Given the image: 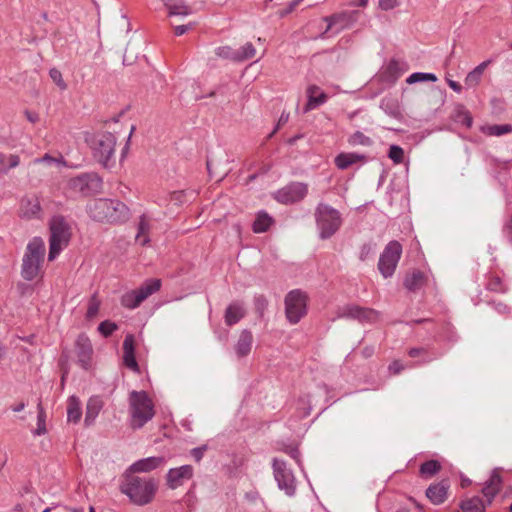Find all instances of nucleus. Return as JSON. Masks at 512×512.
<instances>
[{
  "label": "nucleus",
  "mask_w": 512,
  "mask_h": 512,
  "mask_svg": "<svg viewBox=\"0 0 512 512\" xmlns=\"http://www.w3.org/2000/svg\"><path fill=\"white\" fill-rule=\"evenodd\" d=\"M157 482L152 477H140L130 472H124L119 489L129 500L138 506L152 502L157 492Z\"/></svg>",
  "instance_id": "f257e3e1"
},
{
  "label": "nucleus",
  "mask_w": 512,
  "mask_h": 512,
  "mask_svg": "<svg viewBox=\"0 0 512 512\" xmlns=\"http://www.w3.org/2000/svg\"><path fill=\"white\" fill-rule=\"evenodd\" d=\"M91 218L98 222L118 223L129 218V209L121 201L115 199L98 198L88 206Z\"/></svg>",
  "instance_id": "f03ea898"
},
{
  "label": "nucleus",
  "mask_w": 512,
  "mask_h": 512,
  "mask_svg": "<svg viewBox=\"0 0 512 512\" xmlns=\"http://www.w3.org/2000/svg\"><path fill=\"white\" fill-rule=\"evenodd\" d=\"M92 156L102 167L112 168L115 165L116 136L111 132H96L86 137Z\"/></svg>",
  "instance_id": "7ed1b4c3"
},
{
  "label": "nucleus",
  "mask_w": 512,
  "mask_h": 512,
  "mask_svg": "<svg viewBox=\"0 0 512 512\" xmlns=\"http://www.w3.org/2000/svg\"><path fill=\"white\" fill-rule=\"evenodd\" d=\"M46 253L45 242L40 237L32 238L23 255L21 276L26 281L34 280L41 269Z\"/></svg>",
  "instance_id": "20e7f679"
},
{
  "label": "nucleus",
  "mask_w": 512,
  "mask_h": 512,
  "mask_svg": "<svg viewBox=\"0 0 512 512\" xmlns=\"http://www.w3.org/2000/svg\"><path fill=\"white\" fill-rule=\"evenodd\" d=\"M314 216L318 235L322 240L330 239L343 223L341 213L325 203H319L316 206Z\"/></svg>",
  "instance_id": "39448f33"
},
{
  "label": "nucleus",
  "mask_w": 512,
  "mask_h": 512,
  "mask_svg": "<svg viewBox=\"0 0 512 512\" xmlns=\"http://www.w3.org/2000/svg\"><path fill=\"white\" fill-rule=\"evenodd\" d=\"M129 404L133 429L142 428L155 414L154 404L145 391H132Z\"/></svg>",
  "instance_id": "423d86ee"
},
{
  "label": "nucleus",
  "mask_w": 512,
  "mask_h": 512,
  "mask_svg": "<svg viewBox=\"0 0 512 512\" xmlns=\"http://www.w3.org/2000/svg\"><path fill=\"white\" fill-rule=\"evenodd\" d=\"M70 227L64 217L54 216L50 222L48 260L54 261L70 240Z\"/></svg>",
  "instance_id": "0eeeda50"
},
{
  "label": "nucleus",
  "mask_w": 512,
  "mask_h": 512,
  "mask_svg": "<svg viewBox=\"0 0 512 512\" xmlns=\"http://www.w3.org/2000/svg\"><path fill=\"white\" fill-rule=\"evenodd\" d=\"M308 296L300 289L290 291L285 297V314L291 324H297L307 314Z\"/></svg>",
  "instance_id": "6e6552de"
},
{
  "label": "nucleus",
  "mask_w": 512,
  "mask_h": 512,
  "mask_svg": "<svg viewBox=\"0 0 512 512\" xmlns=\"http://www.w3.org/2000/svg\"><path fill=\"white\" fill-rule=\"evenodd\" d=\"M69 190L75 195L91 196L102 189V179L96 173H82L68 182Z\"/></svg>",
  "instance_id": "1a4fd4ad"
},
{
  "label": "nucleus",
  "mask_w": 512,
  "mask_h": 512,
  "mask_svg": "<svg viewBox=\"0 0 512 512\" xmlns=\"http://www.w3.org/2000/svg\"><path fill=\"white\" fill-rule=\"evenodd\" d=\"M161 281L148 279L139 288L126 292L121 297V305L128 309L137 308L150 295L159 291Z\"/></svg>",
  "instance_id": "9d476101"
},
{
  "label": "nucleus",
  "mask_w": 512,
  "mask_h": 512,
  "mask_svg": "<svg viewBox=\"0 0 512 512\" xmlns=\"http://www.w3.org/2000/svg\"><path fill=\"white\" fill-rule=\"evenodd\" d=\"M402 255V245L396 240L390 241L380 254L378 270L384 278L393 276Z\"/></svg>",
  "instance_id": "9b49d317"
},
{
  "label": "nucleus",
  "mask_w": 512,
  "mask_h": 512,
  "mask_svg": "<svg viewBox=\"0 0 512 512\" xmlns=\"http://www.w3.org/2000/svg\"><path fill=\"white\" fill-rule=\"evenodd\" d=\"M272 468L278 488L284 491L288 497H293L297 487L293 471L287 467L284 460L278 458H273Z\"/></svg>",
  "instance_id": "f8f14e48"
},
{
  "label": "nucleus",
  "mask_w": 512,
  "mask_h": 512,
  "mask_svg": "<svg viewBox=\"0 0 512 512\" xmlns=\"http://www.w3.org/2000/svg\"><path fill=\"white\" fill-rule=\"evenodd\" d=\"M308 186L301 182H292L275 193V199L282 204H292L305 198Z\"/></svg>",
  "instance_id": "ddd939ff"
},
{
  "label": "nucleus",
  "mask_w": 512,
  "mask_h": 512,
  "mask_svg": "<svg viewBox=\"0 0 512 512\" xmlns=\"http://www.w3.org/2000/svg\"><path fill=\"white\" fill-rule=\"evenodd\" d=\"M359 18V11H343L337 14H333L329 17H325V21L328 23L326 31L322 34V38L330 30H334V33L337 34L343 29H346L353 25Z\"/></svg>",
  "instance_id": "4468645a"
},
{
  "label": "nucleus",
  "mask_w": 512,
  "mask_h": 512,
  "mask_svg": "<svg viewBox=\"0 0 512 512\" xmlns=\"http://www.w3.org/2000/svg\"><path fill=\"white\" fill-rule=\"evenodd\" d=\"M338 317L357 320L360 323H375L379 318V313L372 308L347 305L341 309Z\"/></svg>",
  "instance_id": "2eb2a0df"
},
{
  "label": "nucleus",
  "mask_w": 512,
  "mask_h": 512,
  "mask_svg": "<svg viewBox=\"0 0 512 512\" xmlns=\"http://www.w3.org/2000/svg\"><path fill=\"white\" fill-rule=\"evenodd\" d=\"M194 469L191 465H183L177 468H171L166 475L167 486L170 489H176L182 486L186 481L193 477Z\"/></svg>",
  "instance_id": "dca6fc26"
},
{
  "label": "nucleus",
  "mask_w": 512,
  "mask_h": 512,
  "mask_svg": "<svg viewBox=\"0 0 512 512\" xmlns=\"http://www.w3.org/2000/svg\"><path fill=\"white\" fill-rule=\"evenodd\" d=\"M75 348L79 365L87 370L90 367L93 354V347L89 337L84 333L80 334L76 339Z\"/></svg>",
  "instance_id": "f3484780"
},
{
  "label": "nucleus",
  "mask_w": 512,
  "mask_h": 512,
  "mask_svg": "<svg viewBox=\"0 0 512 512\" xmlns=\"http://www.w3.org/2000/svg\"><path fill=\"white\" fill-rule=\"evenodd\" d=\"M449 487L448 480H441L440 482L429 485L425 495L432 504L440 505L446 501Z\"/></svg>",
  "instance_id": "a211bd4d"
},
{
  "label": "nucleus",
  "mask_w": 512,
  "mask_h": 512,
  "mask_svg": "<svg viewBox=\"0 0 512 512\" xmlns=\"http://www.w3.org/2000/svg\"><path fill=\"white\" fill-rule=\"evenodd\" d=\"M407 71L406 63L392 59L381 72V79L394 84Z\"/></svg>",
  "instance_id": "6ab92c4d"
},
{
  "label": "nucleus",
  "mask_w": 512,
  "mask_h": 512,
  "mask_svg": "<svg viewBox=\"0 0 512 512\" xmlns=\"http://www.w3.org/2000/svg\"><path fill=\"white\" fill-rule=\"evenodd\" d=\"M123 364L135 373L140 372L135 358V339L132 334L126 335L123 341Z\"/></svg>",
  "instance_id": "aec40b11"
},
{
  "label": "nucleus",
  "mask_w": 512,
  "mask_h": 512,
  "mask_svg": "<svg viewBox=\"0 0 512 512\" xmlns=\"http://www.w3.org/2000/svg\"><path fill=\"white\" fill-rule=\"evenodd\" d=\"M164 463L163 457H148L140 459L130 465L125 472L135 473H147L150 472Z\"/></svg>",
  "instance_id": "412c9836"
},
{
  "label": "nucleus",
  "mask_w": 512,
  "mask_h": 512,
  "mask_svg": "<svg viewBox=\"0 0 512 512\" xmlns=\"http://www.w3.org/2000/svg\"><path fill=\"white\" fill-rule=\"evenodd\" d=\"M20 212L22 217L27 219L39 218L41 214V205L37 196L25 197L21 201Z\"/></svg>",
  "instance_id": "4be33fe9"
},
{
  "label": "nucleus",
  "mask_w": 512,
  "mask_h": 512,
  "mask_svg": "<svg viewBox=\"0 0 512 512\" xmlns=\"http://www.w3.org/2000/svg\"><path fill=\"white\" fill-rule=\"evenodd\" d=\"M307 98L308 100L304 109L305 112L313 110L324 104L327 101L328 96L317 85H310L307 88Z\"/></svg>",
  "instance_id": "5701e85b"
},
{
  "label": "nucleus",
  "mask_w": 512,
  "mask_h": 512,
  "mask_svg": "<svg viewBox=\"0 0 512 512\" xmlns=\"http://www.w3.org/2000/svg\"><path fill=\"white\" fill-rule=\"evenodd\" d=\"M501 486L502 478L497 469H494L490 478L485 482L482 488V494L484 497L495 498V496L500 492Z\"/></svg>",
  "instance_id": "b1692460"
},
{
  "label": "nucleus",
  "mask_w": 512,
  "mask_h": 512,
  "mask_svg": "<svg viewBox=\"0 0 512 512\" xmlns=\"http://www.w3.org/2000/svg\"><path fill=\"white\" fill-rule=\"evenodd\" d=\"M253 335L251 331L244 329L239 335L238 341L235 345V351L238 357L247 356L252 348Z\"/></svg>",
  "instance_id": "393cba45"
},
{
  "label": "nucleus",
  "mask_w": 512,
  "mask_h": 512,
  "mask_svg": "<svg viewBox=\"0 0 512 512\" xmlns=\"http://www.w3.org/2000/svg\"><path fill=\"white\" fill-rule=\"evenodd\" d=\"M103 407V401L98 396L90 397L87 405H86V414H85V425H91L95 419L97 418L99 412Z\"/></svg>",
  "instance_id": "a878e982"
},
{
  "label": "nucleus",
  "mask_w": 512,
  "mask_h": 512,
  "mask_svg": "<svg viewBox=\"0 0 512 512\" xmlns=\"http://www.w3.org/2000/svg\"><path fill=\"white\" fill-rule=\"evenodd\" d=\"M169 16H187L192 13L191 7L184 0H162Z\"/></svg>",
  "instance_id": "bb28decb"
},
{
  "label": "nucleus",
  "mask_w": 512,
  "mask_h": 512,
  "mask_svg": "<svg viewBox=\"0 0 512 512\" xmlns=\"http://www.w3.org/2000/svg\"><path fill=\"white\" fill-rule=\"evenodd\" d=\"M245 315L244 308L240 302L231 303L225 311V323L232 326L238 323Z\"/></svg>",
  "instance_id": "cd10ccee"
},
{
  "label": "nucleus",
  "mask_w": 512,
  "mask_h": 512,
  "mask_svg": "<svg viewBox=\"0 0 512 512\" xmlns=\"http://www.w3.org/2000/svg\"><path fill=\"white\" fill-rule=\"evenodd\" d=\"M366 159L365 155L358 153H340L335 158V164L338 169L345 170L349 168L351 165L364 161Z\"/></svg>",
  "instance_id": "c85d7f7f"
},
{
  "label": "nucleus",
  "mask_w": 512,
  "mask_h": 512,
  "mask_svg": "<svg viewBox=\"0 0 512 512\" xmlns=\"http://www.w3.org/2000/svg\"><path fill=\"white\" fill-rule=\"evenodd\" d=\"M273 222V218L266 211L261 210L256 215L252 230L255 233H264L269 230Z\"/></svg>",
  "instance_id": "c756f323"
},
{
  "label": "nucleus",
  "mask_w": 512,
  "mask_h": 512,
  "mask_svg": "<svg viewBox=\"0 0 512 512\" xmlns=\"http://www.w3.org/2000/svg\"><path fill=\"white\" fill-rule=\"evenodd\" d=\"M425 282V275L420 270H414L411 274H408L404 280V286L409 291L419 290Z\"/></svg>",
  "instance_id": "7c9ffc66"
},
{
  "label": "nucleus",
  "mask_w": 512,
  "mask_h": 512,
  "mask_svg": "<svg viewBox=\"0 0 512 512\" xmlns=\"http://www.w3.org/2000/svg\"><path fill=\"white\" fill-rule=\"evenodd\" d=\"M82 416L81 403L76 396L68 399L67 420L68 422L78 423Z\"/></svg>",
  "instance_id": "2f4dec72"
},
{
  "label": "nucleus",
  "mask_w": 512,
  "mask_h": 512,
  "mask_svg": "<svg viewBox=\"0 0 512 512\" xmlns=\"http://www.w3.org/2000/svg\"><path fill=\"white\" fill-rule=\"evenodd\" d=\"M490 61H484L470 71L465 78V85L468 87H475L479 84L484 70L488 66Z\"/></svg>",
  "instance_id": "473e14b6"
},
{
  "label": "nucleus",
  "mask_w": 512,
  "mask_h": 512,
  "mask_svg": "<svg viewBox=\"0 0 512 512\" xmlns=\"http://www.w3.org/2000/svg\"><path fill=\"white\" fill-rule=\"evenodd\" d=\"M20 164V158L16 154L6 155L0 152V175H6L10 169Z\"/></svg>",
  "instance_id": "72a5a7b5"
},
{
  "label": "nucleus",
  "mask_w": 512,
  "mask_h": 512,
  "mask_svg": "<svg viewBox=\"0 0 512 512\" xmlns=\"http://www.w3.org/2000/svg\"><path fill=\"white\" fill-rule=\"evenodd\" d=\"M460 508L463 512H484L482 498L479 496H474L463 500L460 503Z\"/></svg>",
  "instance_id": "f704fd0d"
},
{
  "label": "nucleus",
  "mask_w": 512,
  "mask_h": 512,
  "mask_svg": "<svg viewBox=\"0 0 512 512\" xmlns=\"http://www.w3.org/2000/svg\"><path fill=\"white\" fill-rule=\"evenodd\" d=\"M47 433L46 428V412L41 403V401L37 404V427L33 431V434L36 436H41Z\"/></svg>",
  "instance_id": "c9c22d12"
},
{
  "label": "nucleus",
  "mask_w": 512,
  "mask_h": 512,
  "mask_svg": "<svg viewBox=\"0 0 512 512\" xmlns=\"http://www.w3.org/2000/svg\"><path fill=\"white\" fill-rule=\"evenodd\" d=\"M235 52L236 62H243L252 59L256 54V49L252 43L247 42L240 48L235 49Z\"/></svg>",
  "instance_id": "e433bc0d"
},
{
  "label": "nucleus",
  "mask_w": 512,
  "mask_h": 512,
  "mask_svg": "<svg viewBox=\"0 0 512 512\" xmlns=\"http://www.w3.org/2000/svg\"><path fill=\"white\" fill-rule=\"evenodd\" d=\"M441 469V464L437 460H428L421 464L419 473L422 477H432Z\"/></svg>",
  "instance_id": "4c0bfd02"
},
{
  "label": "nucleus",
  "mask_w": 512,
  "mask_h": 512,
  "mask_svg": "<svg viewBox=\"0 0 512 512\" xmlns=\"http://www.w3.org/2000/svg\"><path fill=\"white\" fill-rule=\"evenodd\" d=\"M348 143L352 146L369 147L373 144V140L361 131H356L348 138Z\"/></svg>",
  "instance_id": "58836bf2"
},
{
  "label": "nucleus",
  "mask_w": 512,
  "mask_h": 512,
  "mask_svg": "<svg viewBox=\"0 0 512 512\" xmlns=\"http://www.w3.org/2000/svg\"><path fill=\"white\" fill-rule=\"evenodd\" d=\"M149 231V222L146 220V217L142 215L138 224V233L136 235V241H138L142 246H145L150 240L146 236Z\"/></svg>",
  "instance_id": "ea45409f"
},
{
  "label": "nucleus",
  "mask_w": 512,
  "mask_h": 512,
  "mask_svg": "<svg viewBox=\"0 0 512 512\" xmlns=\"http://www.w3.org/2000/svg\"><path fill=\"white\" fill-rule=\"evenodd\" d=\"M427 81L436 82L437 76L434 73L415 72V73H412L406 79L407 84H415V83L427 82Z\"/></svg>",
  "instance_id": "a19ab883"
},
{
  "label": "nucleus",
  "mask_w": 512,
  "mask_h": 512,
  "mask_svg": "<svg viewBox=\"0 0 512 512\" xmlns=\"http://www.w3.org/2000/svg\"><path fill=\"white\" fill-rule=\"evenodd\" d=\"M427 349L424 348V347H417V348H411L408 350V355L412 358H415L417 356H420V355H423V358L418 362L419 364H427V363H430L431 361L437 359L438 357L442 356V354L438 355V356H435V357H430V356H427Z\"/></svg>",
  "instance_id": "79ce46f5"
},
{
  "label": "nucleus",
  "mask_w": 512,
  "mask_h": 512,
  "mask_svg": "<svg viewBox=\"0 0 512 512\" xmlns=\"http://www.w3.org/2000/svg\"><path fill=\"white\" fill-rule=\"evenodd\" d=\"M486 288L489 291L505 293L507 291L506 286L504 285L502 279L496 275H490L488 282L486 284Z\"/></svg>",
  "instance_id": "37998d69"
},
{
  "label": "nucleus",
  "mask_w": 512,
  "mask_h": 512,
  "mask_svg": "<svg viewBox=\"0 0 512 512\" xmlns=\"http://www.w3.org/2000/svg\"><path fill=\"white\" fill-rule=\"evenodd\" d=\"M512 132V125L510 124H495L486 128L485 133L491 136H502Z\"/></svg>",
  "instance_id": "c03bdc74"
},
{
  "label": "nucleus",
  "mask_w": 512,
  "mask_h": 512,
  "mask_svg": "<svg viewBox=\"0 0 512 512\" xmlns=\"http://www.w3.org/2000/svg\"><path fill=\"white\" fill-rule=\"evenodd\" d=\"M117 329H118L117 324L112 321H109V320L102 321L98 325V331L104 337L111 336L113 334V332H115Z\"/></svg>",
  "instance_id": "a18cd8bd"
},
{
  "label": "nucleus",
  "mask_w": 512,
  "mask_h": 512,
  "mask_svg": "<svg viewBox=\"0 0 512 512\" xmlns=\"http://www.w3.org/2000/svg\"><path fill=\"white\" fill-rule=\"evenodd\" d=\"M215 54L222 58V59H228L231 61L236 62V52L235 49L229 47V46H220L215 49Z\"/></svg>",
  "instance_id": "49530a36"
},
{
  "label": "nucleus",
  "mask_w": 512,
  "mask_h": 512,
  "mask_svg": "<svg viewBox=\"0 0 512 512\" xmlns=\"http://www.w3.org/2000/svg\"><path fill=\"white\" fill-rule=\"evenodd\" d=\"M388 157L395 164H400L404 159V150L398 145H391L389 148Z\"/></svg>",
  "instance_id": "de8ad7c7"
},
{
  "label": "nucleus",
  "mask_w": 512,
  "mask_h": 512,
  "mask_svg": "<svg viewBox=\"0 0 512 512\" xmlns=\"http://www.w3.org/2000/svg\"><path fill=\"white\" fill-rule=\"evenodd\" d=\"M99 308H100V301L98 300L97 295L93 294L88 303L86 318H88V319L94 318L97 315Z\"/></svg>",
  "instance_id": "09e8293b"
},
{
  "label": "nucleus",
  "mask_w": 512,
  "mask_h": 512,
  "mask_svg": "<svg viewBox=\"0 0 512 512\" xmlns=\"http://www.w3.org/2000/svg\"><path fill=\"white\" fill-rule=\"evenodd\" d=\"M49 76L53 80V82L60 88V90H66L67 84L63 80L62 73L60 70L56 68H51L49 70Z\"/></svg>",
  "instance_id": "8fccbe9b"
},
{
  "label": "nucleus",
  "mask_w": 512,
  "mask_h": 512,
  "mask_svg": "<svg viewBox=\"0 0 512 512\" xmlns=\"http://www.w3.org/2000/svg\"><path fill=\"white\" fill-rule=\"evenodd\" d=\"M254 306H255L256 312L260 316H263L264 312L266 311V309L268 307V301H267L266 297L264 295H256L254 297Z\"/></svg>",
  "instance_id": "3c124183"
},
{
  "label": "nucleus",
  "mask_w": 512,
  "mask_h": 512,
  "mask_svg": "<svg viewBox=\"0 0 512 512\" xmlns=\"http://www.w3.org/2000/svg\"><path fill=\"white\" fill-rule=\"evenodd\" d=\"M374 254V245L372 243H364L360 248L359 259L361 261L368 260Z\"/></svg>",
  "instance_id": "603ef678"
},
{
  "label": "nucleus",
  "mask_w": 512,
  "mask_h": 512,
  "mask_svg": "<svg viewBox=\"0 0 512 512\" xmlns=\"http://www.w3.org/2000/svg\"><path fill=\"white\" fill-rule=\"evenodd\" d=\"M281 450L289 455L292 459H294L298 465H300V451L297 446L287 445L284 446Z\"/></svg>",
  "instance_id": "864d4df0"
},
{
  "label": "nucleus",
  "mask_w": 512,
  "mask_h": 512,
  "mask_svg": "<svg viewBox=\"0 0 512 512\" xmlns=\"http://www.w3.org/2000/svg\"><path fill=\"white\" fill-rule=\"evenodd\" d=\"M489 305H491L494 310L501 315L508 316L511 313V308L503 302L492 301L489 302Z\"/></svg>",
  "instance_id": "5fc2aeb1"
},
{
  "label": "nucleus",
  "mask_w": 512,
  "mask_h": 512,
  "mask_svg": "<svg viewBox=\"0 0 512 512\" xmlns=\"http://www.w3.org/2000/svg\"><path fill=\"white\" fill-rule=\"evenodd\" d=\"M208 450V445L203 444L201 446L195 447L190 451L191 456L196 462H200L205 454V452Z\"/></svg>",
  "instance_id": "6e6d98bb"
},
{
  "label": "nucleus",
  "mask_w": 512,
  "mask_h": 512,
  "mask_svg": "<svg viewBox=\"0 0 512 512\" xmlns=\"http://www.w3.org/2000/svg\"><path fill=\"white\" fill-rule=\"evenodd\" d=\"M404 369H405V366L399 360H394L388 366L389 372L394 375L401 373Z\"/></svg>",
  "instance_id": "4d7b16f0"
},
{
  "label": "nucleus",
  "mask_w": 512,
  "mask_h": 512,
  "mask_svg": "<svg viewBox=\"0 0 512 512\" xmlns=\"http://www.w3.org/2000/svg\"><path fill=\"white\" fill-rule=\"evenodd\" d=\"M194 27V23H189L185 25H177L174 27V33L176 36H182L189 30H191Z\"/></svg>",
  "instance_id": "13d9d810"
},
{
  "label": "nucleus",
  "mask_w": 512,
  "mask_h": 512,
  "mask_svg": "<svg viewBox=\"0 0 512 512\" xmlns=\"http://www.w3.org/2000/svg\"><path fill=\"white\" fill-rule=\"evenodd\" d=\"M379 7L383 10L393 9L398 5V0H378Z\"/></svg>",
  "instance_id": "bf43d9fd"
},
{
  "label": "nucleus",
  "mask_w": 512,
  "mask_h": 512,
  "mask_svg": "<svg viewBox=\"0 0 512 512\" xmlns=\"http://www.w3.org/2000/svg\"><path fill=\"white\" fill-rule=\"evenodd\" d=\"M459 121L468 128H470L473 123L472 117L468 111H464L459 115Z\"/></svg>",
  "instance_id": "052dcab7"
},
{
  "label": "nucleus",
  "mask_w": 512,
  "mask_h": 512,
  "mask_svg": "<svg viewBox=\"0 0 512 512\" xmlns=\"http://www.w3.org/2000/svg\"><path fill=\"white\" fill-rule=\"evenodd\" d=\"M447 83L453 91L457 93H460L462 91V86L458 82L448 79Z\"/></svg>",
  "instance_id": "680f3d73"
},
{
  "label": "nucleus",
  "mask_w": 512,
  "mask_h": 512,
  "mask_svg": "<svg viewBox=\"0 0 512 512\" xmlns=\"http://www.w3.org/2000/svg\"><path fill=\"white\" fill-rule=\"evenodd\" d=\"M375 352V349L373 346H367L365 347L362 351H361V354L364 358H370L371 356H373Z\"/></svg>",
  "instance_id": "e2e57ef3"
},
{
  "label": "nucleus",
  "mask_w": 512,
  "mask_h": 512,
  "mask_svg": "<svg viewBox=\"0 0 512 512\" xmlns=\"http://www.w3.org/2000/svg\"><path fill=\"white\" fill-rule=\"evenodd\" d=\"M296 7H292V4L291 2L289 3V5L285 8V9H282L278 12L279 16L281 18L287 16L288 14H290L292 11L295 10Z\"/></svg>",
  "instance_id": "0e129e2a"
},
{
  "label": "nucleus",
  "mask_w": 512,
  "mask_h": 512,
  "mask_svg": "<svg viewBox=\"0 0 512 512\" xmlns=\"http://www.w3.org/2000/svg\"><path fill=\"white\" fill-rule=\"evenodd\" d=\"M25 113H26L27 119L30 122L35 123L38 120V115L36 113L29 112V111H26Z\"/></svg>",
  "instance_id": "69168bd1"
},
{
  "label": "nucleus",
  "mask_w": 512,
  "mask_h": 512,
  "mask_svg": "<svg viewBox=\"0 0 512 512\" xmlns=\"http://www.w3.org/2000/svg\"><path fill=\"white\" fill-rule=\"evenodd\" d=\"M54 161V158L51 157L50 155L48 154H45L42 158H37L35 160L36 163H40V162H52Z\"/></svg>",
  "instance_id": "338daca9"
},
{
  "label": "nucleus",
  "mask_w": 512,
  "mask_h": 512,
  "mask_svg": "<svg viewBox=\"0 0 512 512\" xmlns=\"http://www.w3.org/2000/svg\"><path fill=\"white\" fill-rule=\"evenodd\" d=\"M25 403L24 402H20L14 406H12V411L14 412H21L22 410H24L25 408Z\"/></svg>",
  "instance_id": "774afa93"
}]
</instances>
